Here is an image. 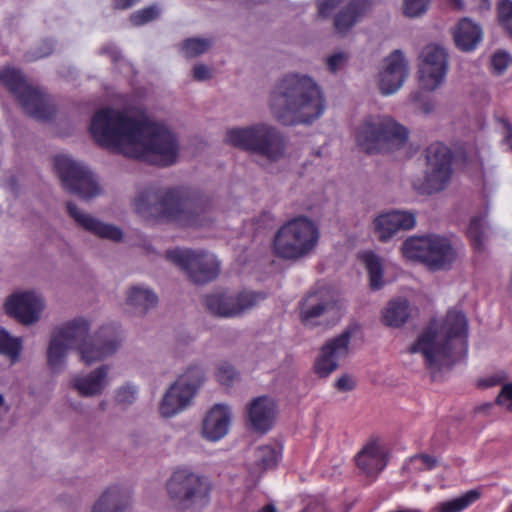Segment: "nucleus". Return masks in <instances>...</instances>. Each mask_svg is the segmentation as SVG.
I'll return each instance as SVG.
<instances>
[{
	"label": "nucleus",
	"mask_w": 512,
	"mask_h": 512,
	"mask_svg": "<svg viewBox=\"0 0 512 512\" xmlns=\"http://www.w3.org/2000/svg\"><path fill=\"white\" fill-rule=\"evenodd\" d=\"M410 316L409 301L399 297L388 302L382 313V321L388 327L398 328L404 325Z\"/></svg>",
	"instance_id": "2f4dec72"
},
{
	"label": "nucleus",
	"mask_w": 512,
	"mask_h": 512,
	"mask_svg": "<svg viewBox=\"0 0 512 512\" xmlns=\"http://www.w3.org/2000/svg\"><path fill=\"white\" fill-rule=\"evenodd\" d=\"M449 4L458 10H462L464 8L463 0H448Z\"/></svg>",
	"instance_id": "e2e57ef3"
},
{
	"label": "nucleus",
	"mask_w": 512,
	"mask_h": 512,
	"mask_svg": "<svg viewBox=\"0 0 512 512\" xmlns=\"http://www.w3.org/2000/svg\"><path fill=\"white\" fill-rule=\"evenodd\" d=\"M480 497L477 490H471L460 497L438 504L435 512H461Z\"/></svg>",
	"instance_id": "4c0bfd02"
},
{
	"label": "nucleus",
	"mask_w": 512,
	"mask_h": 512,
	"mask_svg": "<svg viewBox=\"0 0 512 512\" xmlns=\"http://www.w3.org/2000/svg\"><path fill=\"white\" fill-rule=\"evenodd\" d=\"M348 55L345 52H336L326 59L327 69L335 73L340 70L347 62Z\"/></svg>",
	"instance_id": "49530a36"
},
{
	"label": "nucleus",
	"mask_w": 512,
	"mask_h": 512,
	"mask_svg": "<svg viewBox=\"0 0 512 512\" xmlns=\"http://www.w3.org/2000/svg\"><path fill=\"white\" fill-rule=\"evenodd\" d=\"M138 0H114L116 9H127L133 6Z\"/></svg>",
	"instance_id": "13d9d810"
},
{
	"label": "nucleus",
	"mask_w": 512,
	"mask_h": 512,
	"mask_svg": "<svg viewBox=\"0 0 512 512\" xmlns=\"http://www.w3.org/2000/svg\"><path fill=\"white\" fill-rule=\"evenodd\" d=\"M272 117L281 125L311 124L324 112L325 99L316 81L305 74L288 73L269 93Z\"/></svg>",
	"instance_id": "f03ea898"
},
{
	"label": "nucleus",
	"mask_w": 512,
	"mask_h": 512,
	"mask_svg": "<svg viewBox=\"0 0 512 512\" xmlns=\"http://www.w3.org/2000/svg\"><path fill=\"white\" fill-rule=\"evenodd\" d=\"M480 8L482 10H489V8H490V1L489 0H481Z\"/></svg>",
	"instance_id": "774afa93"
},
{
	"label": "nucleus",
	"mask_w": 512,
	"mask_h": 512,
	"mask_svg": "<svg viewBox=\"0 0 512 512\" xmlns=\"http://www.w3.org/2000/svg\"><path fill=\"white\" fill-rule=\"evenodd\" d=\"M258 512H277V509L273 504H267L263 506Z\"/></svg>",
	"instance_id": "69168bd1"
},
{
	"label": "nucleus",
	"mask_w": 512,
	"mask_h": 512,
	"mask_svg": "<svg viewBox=\"0 0 512 512\" xmlns=\"http://www.w3.org/2000/svg\"><path fill=\"white\" fill-rule=\"evenodd\" d=\"M467 335L466 316L461 311L451 310L441 323L431 322L409 351L424 356L431 380L436 381L443 369H451L465 356Z\"/></svg>",
	"instance_id": "7ed1b4c3"
},
{
	"label": "nucleus",
	"mask_w": 512,
	"mask_h": 512,
	"mask_svg": "<svg viewBox=\"0 0 512 512\" xmlns=\"http://www.w3.org/2000/svg\"><path fill=\"white\" fill-rule=\"evenodd\" d=\"M194 397L176 383H172L160 403V413L163 417H172L185 409Z\"/></svg>",
	"instance_id": "c756f323"
},
{
	"label": "nucleus",
	"mask_w": 512,
	"mask_h": 512,
	"mask_svg": "<svg viewBox=\"0 0 512 512\" xmlns=\"http://www.w3.org/2000/svg\"><path fill=\"white\" fill-rule=\"evenodd\" d=\"M506 379V375H494L482 381V385L485 387H492L501 384Z\"/></svg>",
	"instance_id": "6e6d98bb"
},
{
	"label": "nucleus",
	"mask_w": 512,
	"mask_h": 512,
	"mask_svg": "<svg viewBox=\"0 0 512 512\" xmlns=\"http://www.w3.org/2000/svg\"><path fill=\"white\" fill-rule=\"evenodd\" d=\"M344 0H319L317 2L318 16L328 18L332 11L338 7Z\"/></svg>",
	"instance_id": "09e8293b"
},
{
	"label": "nucleus",
	"mask_w": 512,
	"mask_h": 512,
	"mask_svg": "<svg viewBox=\"0 0 512 512\" xmlns=\"http://www.w3.org/2000/svg\"><path fill=\"white\" fill-rule=\"evenodd\" d=\"M468 236L477 249H481L485 239L484 217L475 216L471 219L468 227Z\"/></svg>",
	"instance_id": "a19ab883"
},
{
	"label": "nucleus",
	"mask_w": 512,
	"mask_h": 512,
	"mask_svg": "<svg viewBox=\"0 0 512 512\" xmlns=\"http://www.w3.org/2000/svg\"><path fill=\"white\" fill-rule=\"evenodd\" d=\"M102 52L105 54H108L114 62L118 61L120 59V51L112 45L106 46L102 49Z\"/></svg>",
	"instance_id": "4d7b16f0"
},
{
	"label": "nucleus",
	"mask_w": 512,
	"mask_h": 512,
	"mask_svg": "<svg viewBox=\"0 0 512 512\" xmlns=\"http://www.w3.org/2000/svg\"><path fill=\"white\" fill-rule=\"evenodd\" d=\"M132 495L121 485L107 487L94 502L90 512H129Z\"/></svg>",
	"instance_id": "bb28decb"
},
{
	"label": "nucleus",
	"mask_w": 512,
	"mask_h": 512,
	"mask_svg": "<svg viewBox=\"0 0 512 512\" xmlns=\"http://www.w3.org/2000/svg\"><path fill=\"white\" fill-rule=\"evenodd\" d=\"M0 82L14 94L25 112L40 120H46L54 114L45 94L31 86L19 70L5 69L0 72Z\"/></svg>",
	"instance_id": "f8f14e48"
},
{
	"label": "nucleus",
	"mask_w": 512,
	"mask_h": 512,
	"mask_svg": "<svg viewBox=\"0 0 512 512\" xmlns=\"http://www.w3.org/2000/svg\"><path fill=\"white\" fill-rule=\"evenodd\" d=\"M248 422L258 433H266L275 422L277 405L273 398L263 395L253 398L246 408Z\"/></svg>",
	"instance_id": "5701e85b"
},
{
	"label": "nucleus",
	"mask_w": 512,
	"mask_h": 512,
	"mask_svg": "<svg viewBox=\"0 0 512 512\" xmlns=\"http://www.w3.org/2000/svg\"><path fill=\"white\" fill-rule=\"evenodd\" d=\"M352 334L353 330L347 328L321 347L320 354L314 364V371L319 377H327L339 367L338 361L348 356Z\"/></svg>",
	"instance_id": "6ab92c4d"
},
{
	"label": "nucleus",
	"mask_w": 512,
	"mask_h": 512,
	"mask_svg": "<svg viewBox=\"0 0 512 512\" xmlns=\"http://www.w3.org/2000/svg\"><path fill=\"white\" fill-rule=\"evenodd\" d=\"M361 258L368 271L371 289H380L383 286V266L381 259L373 252H365Z\"/></svg>",
	"instance_id": "c9c22d12"
},
{
	"label": "nucleus",
	"mask_w": 512,
	"mask_h": 512,
	"mask_svg": "<svg viewBox=\"0 0 512 512\" xmlns=\"http://www.w3.org/2000/svg\"><path fill=\"white\" fill-rule=\"evenodd\" d=\"M53 331L71 348H75L81 361L88 366L112 356L121 343L110 327H102L90 336V323L84 318L70 320Z\"/></svg>",
	"instance_id": "39448f33"
},
{
	"label": "nucleus",
	"mask_w": 512,
	"mask_h": 512,
	"mask_svg": "<svg viewBox=\"0 0 512 512\" xmlns=\"http://www.w3.org/2000/svg\"><path fill=\"white\" fill-rule=\"evenodd\" d=\"M407 140V129L382 115L367 116L356 134L358 146L367 154L393 152L402 148Z\"/></svg>",
	"instance_id": "0eeeda50"
},
{
	"label": "nucleus",
	"mask_w": 512,
	"mask_h": 512,
	"mask_svg": "<svg viewBox=\"0 0 512 512\" xmlns=\"http://www.w3.org/2000/svg\"><path fill=\"white\" fill-rule=\"evenodd\" d=\"M166 258L185 272L195 284H207L220 273L216 256L204 251L176 248L166 251Z\"/></svg>",
	"instance_id": "ddd939ff"
},
{
	"label": "nucleus",
	"mask_w": 512,
	"mask_h": 512,
	"mask_svg": "<svg viewBox=\"0 0 512 512\" xmlns=\"http://www.w3.org/2000/svg\"><path fill=\"white\" fill-rule=\"evenodd\" d=\"M420 85L423 89L435 90L444 80L448 67V53L438 44L426 45L421 53Z\"/></svg>",
	"instance_id": "a211bd4d"
},
{
	"label": "nucleus",
	"mask_w": 512,
	"mask_h": 512,
	"mask_svg": "<svg viewBox=\"0 0 512 512\" xmlns=\"http://www.w3.org/2000/svg\"><path fill=\"white\" fill-rule=\"evenodd\" d=\"M136 389L131 385L120 387L115 394V401L118 405L128 406L135 400Z\"/></svg>",
	"instance_id": "c03bdc74"
},
{
	"label": "nucleus",
	"mask_w": 512,
	"mask_h": 512,
	"mask_svg": "<svg viewBox=\"0 0 512 512\" xmlns=\"http://www.w3.org/2000/svg\"><path fill=\"white\" fill-rule=\"evenodd\" d=\"M274 223V216L269 211H263L259 217L256 219V224L259 228H269L272 227Z\"/></svg>",
	"instance_id": "5fc2aeb1"
},
{
	"label": "nucleus",
	"mask_w": 512,
	"mask_h": 512,
	"mask_svg": "<svg viewBox=\"0 0 512 512\" xmlns=\"http://www.w3.org/2000/svg\"><path fill=\"white\" fill-rule=\"evenodd\" d=\"M505 127L507 130V135L505 138V142L509 145L511 151H512V126L509 123H505Z\"/></svg>",
	"instance_id": "052dcab7"
},
{
	"label": "nucleus",
	"mask_w": 512,
	"mask_h": 512,
	"mask_svg": "<svg viewBox=\"0 0 512 512\" xmlns=\"http://www.w3.org/2000/svg\"><path fill=\"white\" fill-rule=\"evenodd\" d=\"M158 16L159 9L157 6L153 5L131 14L130 21L135 26H141L156 19Z\"/></svg>",
	"instance_id": "37998d69"
},
{
	"label": "nucleus",
	"mask_w": 512,
	"mask_h": 512,
	"mask_svg": "<svg viewBox=\"0 0 512 512\" xmlns=\"http://www.w3.org/2000/svg\"><path fill=\"white\" fill-rule=\"evenodd\" d=\"M499 25L512 39V0H500L497 4Z\"/></svg>",
	"instance_id": "ea45409f"
},
{
	"label": "nucleus",
	"mask_w": 512,
	"mask_h": 512,
	"mask_svg": "<svg viewBox=\"0 0 512 512\" xmlns=\"http://www.w3.org/2000/svg\"><path fill=\"white\" fill-rule=\"evenodd\" d=\"M205 371L199 365H190L186 370L179 375L174 383L179 385L183 390L195 396L200 387L205 382Z\"/></svg>",
	"instance_id": "72a5a7b5"
},
{
	"label": "nucleus",
	"mask_w": 512,
	"mask_h": 512,
	"mask_svg": "<svg viewBox=\"0 0 512 512\" xmlns=\"http://www.w3.org/2000/svg\"><path fill=\"white\" fill-rule=\"evenodd\" d=\"M262 292L243 290L232 294L227 291H217L202 297L205 310L214 317L233 318L244 314L264 300Z\"/></svg>",
	"instance_id": "4468645a"
},
{
	"label": "nucleus",
	"mask_w": 512,
	"mask_h": 512,
	"mask_svg": "<svg viewBox=\"0 0 512 512\" xmlns=\"http://www.w3.org/2000/svg\"><path fill=\"white\" fill-rule=\"evenodd\" d=\"M495 403L512 413V383H504L502 385L501 391L495 399Z\"/></svg>",
	"instance_id": "a18cd8bd"
},
{
	"label": "nucleus",
	"mask_w": 512,
	"mask_h": 512,
	"mask_svg": "<svg viewBox=\"0 0 512 512\" xmlns=\"http://www.w3.org/2000/svg\"><path fill=\"white\" fill-rule=\"evenodd\" d=\"M408 75V65L401 50H394L383 61L379 72L378 86L382 94L396 92Z\"/></svg>",
	"instance_id": "aec40b11"
},
{
	"label": "nucleus",
	"mask_w": 512,
	"mask_h": 512,
	"mask_svg": "<svg viewBox=\"0 0 512 512\" xmlns=\"http://www.w3.org/2000/svg\"><path fill=\"white\" fill-rule=\"evenodd\" d=\"M211 46V41L204 38H188L182 42L181 51L186 58L204 54Z\"/></svg>",
	"instance_id": "58836bf2"
},
{
	"label": "nucleus",
	"mask_w": 512,
	"mask_h": 512,
	"mask_svg": "<svg viewBox=\"0 0 512 512\" xmlns=\"http://www.w3.org/2000/svg\"><path fill=\"white\" fill-rule=\"evenodd\" d=\"M278 453L272 446L263 445L254 451L252 473L260 477L266 470L277 465Z\"/></svg>",
	"instance_id": "f704fd0d"
},
{
	"label": "nucleus",
	"mask_w": 512,
	"mask_h": 512,
	"mask_svg": "<svg viewBox=\"0 0 512 512\" xmlns=\"http://www.w3.org/2000/svg\"><path fill=\"white\" fill-rule=\"evenodd\" d=\"M372 0H349L333 18L336 34L346 36L350 30L369 12Z\"/></svg>",
	"instance_id": "a878e982"
},
{
	"label": "nucleus",
	"mask_w": 512,
	"mask_h": 512,
	"mask_svg": "<svg viewBox=\"0 0 512 512\" xmlns=\"http://www.w3.org/2000/svg\"><path fill=\"white\" fill-rule=\"evenodd\" d=\"M69 348L71 347L53 331L47 349V364L54 372L64 367Z\"/></svg>",
	"instance_id": "473e14b6"
},
{
	"label": "nucleus",
	"mask_w": 512,
	"mask_h": 512,
	"mask_svg": "<svg viewBox=\"0 0 512 512\" xmlns=\"http://www.w3.org/2000/svg\"><path fill=\"white\" fill-rule=\"evenodd\" d=\"M21 351V338L12 337L4 328H0V354L15 363L18 361Z\"/></svg>",
	"instance_id": "e433bc0d"
},
{
	"label": "nucleus",
	"mask_w": 512,
	"mask_h": 512,
	"mask_svg": "<svg viewBox=\"0 0 512 512\" xmlns=\"http://www.w3.org/2000/svg\"><path fill=\"white\" fill-rule=\"evenodd\" d=\"M235 377V371L230 365L220 366L217 370V379L223 385H230Z\"/></svg>",
	"instance_id": "8fccbe9b"
},
{
	"label": "nucleus",
	"mask_w": 512,
	"mask_h": 512,
	"mask_svg": "<svg viewBox=\"0 0 512 512\" xmlns=\"http://www.w3.org/2000/svg\"><path fill=\"white\" fill-rule=\"evenodd\" d=\"M109 365H101L87 374L74 375L70 386L81 397L100 396L109 384Z\"/></svg>",
	"instance_id": "393cba45"
},
{
	"label": "nucleus",
	"mask_w": 512,
	"mask_h": 512,
	"mask_svg": "<svg viewBox=\"0 0 512 512\" xmlns=\"http://www.w3.org/2000/svg\"><path fill=\"white\" fill-rule=\"evenodd\" d=\"M157 302V296L149 289L133 286L127 292L126 304L136 315H145Z\"/></svg>",
	"instance_id": "7c9ffc66"
},
{
	"label": "nucleus",
	"mask_w": 512,
	"mask_h": 512,
	"mask_svg": "<svg viewBox=\"0 0 512 512\" xmlns=\"http://www.w3.org/2000/svg\"><path fill=\"white\" fill-rule=\"evenodd\" d=\"M230 425L228 408L221 404L214 405L206 414L202 423V434L210 441L224 437Z\"/></svg>",
	"instance_id": "cd10ccee"
},
{
	"label": "nucleus",
	"mask_w": 512,
	"mask_h": 512,
	"mask_svg": "<svg viewBox=\"0 0 512 512\" xmlns=\"http://www.w3.org/2000/svg\"><path fill=\"white\" fill-rule=\"evenodd\" d=\"M55 169L64 188L83 200H90L102 193L94 174L84 165L67 156L55 157Z\"/></svg>",
	"instance_id": "2eb2a0df"
},
{
	"label": "nucleus",
	"mask_w": 512,
	"mask_h": 512,
	"mask_svg": "<svg viewBox=\"0 0 512 512\" xmlns=\"http://www.w3.org/2000/svg\"><path fill=\"white\" fill-rule=\"evenodd\" d=\"M415 215L407 211H391L376 217L373 221L374 233L381 242H387L398 231L415 226Z\"/></svg>",
	"instance_id": "b1692460"
},
{
	"label": "nucleus",
	"mask_w": 512,
	"mask_h": 512,
	"mask_svg": "<svg viewBox=\"0 0 512 512\" xmlns=\"http://www.w3.org/2000/svg\"><path fill=\"white\" fill-rule=\"evenodd\" d=\"M412 460H420L428 470L433 469L438 464V459L435 456L420 453L413 456Z\"/></svg>",
	"instance_id": "864d4df0"
},
{
	"label": "nucleus",
	"mask_w": 512,
	"mask_h": 512,
	"mask_svg": "<svg viewBox=\"0 0 512 512\" xmlns=\"http://www.w3.org/2000/svg\"><path fill=\"white\" fill-rule=\"evenodd\" d=\"M193 78L197 81H206L211 78V70L205 64H197L193 67Z\"/></svg>",
	"instance_id": "603ef678"
},
{
	"label": "nucleus",
	"mask_w": 512,
	"mask_h": 512,
	"mask_svg": "<svg viewBox=\"0 0 512 512\" xmlns=\"http://www.w3.org/2000/svg\"><path fill=\"white\" fill-rule=\"evenodd\" d=\"M319 237V229L311 219L305 216L295 217L275 233L274 251L282 259L299 260L315 249Z\"/></svg>",
	"instance_id": "6e6552de"
},
{
	"label": "nucleus",
	"mask_w": 512,
	"mask_h": 512,
	"mask_svg": "<svg viewBox=\"0 0 512 512\" xmlns=\"http://www.w3.org/2000/svg\"><path fill=\"white\" fill-rule=\"evenodd\" d=\"M208 207L206 199L183 188L149 187L137 199V209L144 215L185 226L200 225Z\"/></svg>",
	"instance_id": "20e7f679"
},
{
	"label": "nucleus",
	"mask_w": 512,
	"mask_h": 512,
	"mask_svg": "<svg viewBox=\"0 0 512 512\" xmlns=\"http://www.w3.org/2000/svg\"><path fill=\"white\" fill-rule=\"evenodd\" d=\"M166 489L173 506L185 511L207 505L212 487L207 477L179 469L167 481Z\"/></svg>",
	"instance_id": "9d476101"
},
{
	"label": "nucleus",
	"mask_w": 512,
	"mask_h": 512,
	"mask_svg": "<svg viewBox=\"0 0 512 512\" xmlns=\"http://www.w3.org/2000/svg\"><path fill=\"white\" fill-rule=\"evenodd\" d=\"M66 210L75 223L85 231L113 242L122 241L123 232L119 227L104 223L91 214L85 213L71 201L66 203Z\"/></svg>",
	"instance_id": "412c9836"
},
{
	"label": "nucleus",
	"mask_w": 512,
	"mask_h": 512,
	"mask_svg": "<svg viewBox=\"0 0 512 512\" xmlns=\"http://www.w3.org/2000/svg\"><path fill=\"white\" fill-rule=\"evenodd\" d=\"M401 252L405 258L419 261L431 271L449 270L457 258L450 240L435 234L406 239Z\"/></svg>",
	"instance_id": "1a4fd4ad"
},
{
	"label": "nucleus",
	"mask_w": 512,
	"mask_h": 512,
	"mask_svg": "<svg viewBox=\"0 0 512 512\" xmlns=\"http://www.w3.org/2000/svg\"><path fill=\"white\" fill-rule=\"evenodd\" d=\"M356 386L355 380L350 375L341 376L335 383V387L337 390L341 392H349L352 391Z\"/></svg>",
	"instance_id": "3c124183"
},
{
	"label": "nucleus",
	"mask_w": 512,
	"mask_h": 512,
	"mask_svg": "<svg viewBox=\"0 0 512 512\" xmlns=\"http://www.w3.org/2000/svg\"><path fill=\"white\" fill-rule=\"evenodd\" d=\"M421 110L425 113V114H428L430 113L432 110H433V105L430 104V103H423L421 105Z\"/></svg>",
	"instance_id": "338daca9"
},
{
	"label": "nucleus",
	"mask_w": 512,
	"mask_h": 512,
	"mask_svg": "<svg viewBox=\"0 0 512 512\" xmlns=\"http://www.w3.org/2000/svg\"><path fill=\"white\" fill-rule=\"evenodd\" d=\"M453 40L455 46L463 51L470 52L482 40V29L469 18L459 20L453 30Z\"/></svg>",
	"instance_id": "c85d7f7f"
},
{
	"label": "nucleus",
	"mask_w": 512,
	"mask_h": 512,
	"mask_svg": "<svg viewBox=\"0 0 512 512\" xmlns=\"http://www.w3.org/2000/svg\"><path fill=\"white\" fill-rule=\"evenodd\" d=\"M491 407H492V403H485L480 406H477L475 408V412H477V413L485 412V411L489 410Z\"/></svg>",
	"instance_id": "0e129e2a"
},
{
	"label": "nucleus",
	"mask_w": 512,
	"mask_h": 512,
	"mask_svg": "<svg viewBox=\"0 0 512 512\" xmlns=\"http://www.w3.org/2000/svg\"><path fill=\"white\" fill-rule=\"evenodd\" d=\"M89 129L98 145L126 156L142 158L153 154L159 157L158 164L163 167L177 160L179 144L170 130L124 110L110 107L98 110Z\"/></svg>",
	"instance_id": "f257e3e1"
},
{
	"label": "nucleus",
	"mask_w": 512,
	"mask_h": 512,
	"mask_svg": "<svg viewBox=\"0 0 512 512\" xmlns=\"http://www.w3.org/2000/svg\"><path fill=\"white\" fill-rule=\"evenodd\" d=\"M388 454L377 438L367 441L355 456V465L367 477L375 478L387 465Z\"/></svg>",
	"instance_id": "4be33fe9"
},
{
	"label": "nucleus",
	"mask_w": 512,
	"mask_h": 512,
	"mask_svg": "<svg viewBox=\"0 0 512 512\" xmlns=\"http://www.w3.org/2000/svg\"><path fill=\"white\" fill-rule=\"evenodd\" d=\"M430 0H404L403 13L409 18L423 15L429 6Z\"/></svg>",
	"instance_id": "79ce46f5"
},
{
	"label": "nucleus",
	"mask_w": 512,
	"mask_h": 512,
	"mask_svg": "<svg viewBox=\"0 0 512 512\" xmlns=\"http://www.w3.org/2000/svg\"><path fill=\"white\" fill-rule=\"evenodd\" d=\"M44 46H45L44 50L37 53L36 57H45L52 53L53 43L51 41H45Z\"/></svg>",
	"instance_id": "bf43d9fd"
},
{
	"label": "nucleus",
	"mask_w": 512,
	"mask_h": 512,
	"mask_svg": "<svg viewBox=\"0 0 512 512\" xmlns=\"http://www.w3.org/2000/svg\"><path fill=\"white\" fill-rule=\"evenodd\" d=\"M510 61H511V58L508 53L499 51L493 55L491 64H492L493 69L498 74H501L508 67Z\"/></svg>",
	"instance_id": "de8ad7c7"
},
{
	"label": "nucleus",
	"mask_w": 512,
	"mask_h": 512,
	"mask_svg": "<svg viewBox=\"0 0 512 512\" xmlns=\"http://www.w3.org/2000/svg\"><path fill=\"white\" fill-rule=\"evenodd\" d=\"M7 185L8 187L10 188V190L14 193V194H17L18 192V185H17V181H16V178L15 177H10L8 182H7Z\"/></svg>",
	"instance_id": "680f3d73"
},
{
	"label": "nucleus",
	"mask_w": 512,
	"mask_h": 512,
	"mask_svg": "<svg viewBox=\"0 0 512 512\" xmlns=\"http://www.w3.org/2000/svg\"><path fill=\"white\" fill-rule=\"evenodd\" d=\"M426 170L423 178L414 181L413 188L420 195L441 192L452 175L453 153L443 143H432L425 150Z\"/></svg>",
	"instance_id": "9b49d317"
},
{
	"label": "nucleus",
	"mask_w": 512,
	"mask_h": 512,
	"mask_svg": "<svg viewBox=\"0 0 512 512\" xmlns=\"http://www.w3.org/2000/svg\"><path fill=\"white\" fill-rule=\"evenodd\" d=\"M300 320L305 326L314 327L321 324L320 319L337 321L340 307L335 296L327 288L310 291L300 303Z\"/></svg>",
	"instance_id": "dca6fc26"
},
{
	"label": "nucleus",
	"mask_w": 512,
	"mask_h": 512,
	"mask_svg": "<svg viewBox=\"0 0 512 512\" xmlns=\"http://www.w3.org/2000/svg\"><path fill=\"white\" fill-rule=\"evenodd\" d=\"M224 142L234 148L258 155L271 163L280 161L286 154V140L283 134L275 126L263 122L228 129Z\"/></svg>",
	"instance_id": "423d86ee"
},
{
	"label": "nucleus",
	"mask_w": 512,
	"mask_h": 512,
	"mask_svg": "<svg viewBox=\"0 0 512 512\" xmlns=\"http://www.w3.org/2000/svg\"><path fill=\"white\" fill-rule=\"evenodd\" d=\"M44 308L43 298L34 291L12 293L4 302L5 313L24 326L36 324Z\"/></svg>",
	"instance_id": "f3484780"
}]
</instances>
